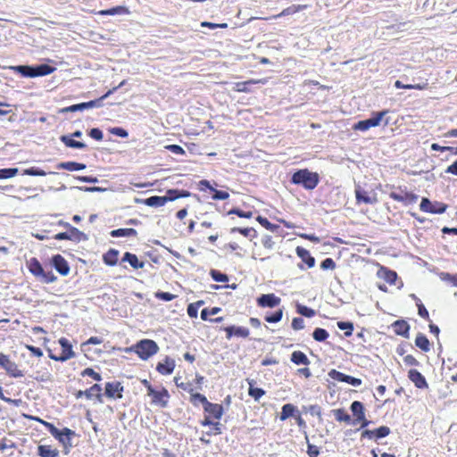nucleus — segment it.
<instances>
[{
    "mask_svg": "<svg viewBox=\"0 0 457 457\" xmlns=\"http://www.w3.org/2000/svg\"><path fill=\"white\" fill-rule=\"evenodd\" d=\"M292 183L295 185H302L306 189H313L319 183V175L316 172H312L307 169L299 170L295 172L291 179Z\"/></svg>",
    "mask_w": 457,
    "mask_h": 457,
    "instance_id": "f257e3e1",
    "label": "nucleus"
},
{
    "mask_svg": "<svg viewBox=\"0 0 457 457\" xmlns=\"http://www.w3.org/2000/svg\"><path fill=\"white\" fill-rule=\"evenodd\" d=\"M135 352L142 360H147L159 351L158 345L151 339H143L134 346Z\"/></svg>",
    "mask_w": 457,
    "mask_h": 457,
    "instance_id": "f03ea898",
    "label": "nucleus"
},
{
    "mask_svg": "<svg viewBox=\"0 0 457 457\" xmlns=\"http://www.w3.org/2000/svg\"><path fill=\"white\" fill-rule=\"evenodd\" d=\"M388 113L387 110L374 113L370 118L363 120H360L355 123L353 127L354 130L366 131L373 127L380 125L385 116Z\"/></svg>",
    "mask_w": 457,
    "mask_h": 457,
    "instance_id": "7ed1b4c3",
    "label": "nucleus"
},
{
    "mask_svg": "<svg viewBox=\"0 0 457 457\" xmlns=\"http://www.w3.org/2000/svg\"><path fill=\"white\" fill-rule=\"evenodd\" d=\"M447 205L440 202H431L428 198H422L420 209L422 212L429 213H443L445 212Z\"/></svg>",
    "mask_w": 457,
    "mask_h": 457,
    "instance_id": "20e7f679",
    "label": "nucleus"
},
{
    "mask_svg": "<svg viewBox=\"0 0 457 457\" xmlns=\"http://www.w3.org/2000/svg\"><path fill=\"white\" fill-rule=\"evenodd\" d=\"M0 366L4 369V370L13 378H21L23 377V372L19 370L17 364L10 360L9 356L4 354L3 357L0 358Z\"/></svg>",
    "mask_w": 457,
    "mask_h": 457,
    "instance_id": "39448f33",
    "label": "nucleus"
},
{
    "mask_svg": "<svg viewBox=\"0 0 457 457\" xmlns=\"http://www.w3.org/2000/svg\"><path fill=\"white\" fill-rule=\"evenodd\" d=\"M59 344L62 348V353L60 356L56 357L53 354L50 355V358L59 361H66L73 357H75V353L72 351V346L68 339L62 337L59 339Z\"/></svg>",
    "mask_w": 457,
    "mask_h": 457,
    "instance_id": "423d86ee",
    "label": "nucleus"
},
{
    "mask_svg": "<svg viewBox=\"0 0 457 457\" xmlns=\"http://www.w3.org/2000/svg\"><path fill=\"white\" fill-rule=\"evenodd\" d=\"M147 395L153 397L152 403L165 407L168 403L169 393L165 388L156 391L153 386H148Z\"/></svg>",
    "mask_w": 457,
    "mask_h": 457,
    "instance_id": "0eeeda50",
    "label": "nucleus"
},
{
    "mask_svg": "<svg viewBox=\"0 0 457 457\" xmlns=\"http://www.w3.org/2000/svg\"><path fill=\"white\" fill-rule=\"evenodd\" d=\"M102 387L98 384L93 385L89 389L85 391L79 390L76 393V398H80L82 396H86L87 399H92L93 396H96L97 401L102 403H103V395L101 394Z\"/></svg>",
    "mask_w": 457,
    "mask_h": 457,
    "instance_id": "6e6552de",
    "label": "nucleus"
},
{
    "mask_svg": "<svg viewBox=\"0 0 457 457\" xmlns=\"http://www.w3.org/2000/svg\"><path fill=\"white\" fill-rule=\"evenodd\" d=\"M123 386L120 382H108L105 385V395L109 398H122Z\"/></svg>",
    "mask_w": 457,
    "mask_h": 457,
    "instance_id": "1a4fd4ad",
    "label": "nucleus"
},
{
    "mask_svg": "<svg viewBox=\"0 0 457 457\" xmlns=\"http://www.w3.org/2000/svg\"><path fill=\"white\" fill-rule=\"evenodd\" d=\"M280 298L276 296L274 294L262 295L258 299L257 303L262 307L273 308L280 303Z\"/></svg>",
    "mask_w": 457,
    "mask_h": 457,
    "instance_id": "9d476101",
    "label": "nucleus"
},
{
    "mask_svg": "<svg viewBox=\"0 0 457 457\" xmlns=\"http://www.w3.org/2000/svg\"><path fill=\"white\" fill-rule=\"evenodd\" d=\"M408 378L418 388L422 389L428 387L425 377L417 370H410Z\"/></svg>",
    "mask_w": 457,
    "mask_h": 457,
    "instance_id": "9b49d317",
    "label": "nucleus"
},
{
    "mask_svg": "<svg viewBox=\"0 0 457 457\" xmlns=\"http://www.w3.org/2000/svg\"><path fill=\"white\" fill-rule=\"evenodd\" d=\"M53 265L54 269L62 276H66L70 272V267L67 261L60 254L53 257Z\"/></svg>",
    "mask_w": 457,
    "mask_h": 457,
    "instance_id": "f8f14e48",
    "label": "nucleus"
},
{
    "mask_svg": "<svg viewBox=\"0 0 457 457\" xmlns=\"http://www.w3.org/2000/svg\"><path fill=\"white\" fill-rule=\"evenodd\" d=\"M175 369V361L168 356L165 357L162 362L157 364L156 370L162 375H170Z\"/></svg>",
    "mask_w": 457,
    "mask_h": 457,
    "instance_id": "ddd939ff",
    "label": "nucleus"
},
{
    "mask_svg": "<svg viewBox=\"0 0 457 457\" xmlns=\"http://www.w3.org/2000/svg\"><path fill=\"white\" fill-rule=\"evenodd\" d=\"M204 409L205 412L217 420H220L223 414V407L218 403L208 402Z\"/></svg>",
    "mask_w": 457,
    "mask_h": 457,
    "instance_id": "4468645a",
    "label": "nucleus"
},
{
    "mask_svg": "<svg viewBox=\"0 0 457 457\" xmlns=\"http://www.w3.org/2000/svg\"><path fill=\"white\" fill-rule=\"evenodd\" d=\"M392 326L395 334L409 337L410 325L405 320H396Z\"/></svg>",
    "mask_w": 457,
    "mask_h": 457,
    "instance_id": "2eb2a0df",
    "label": "nucleus"
},
{
    "mask_svg": "<svg viewBox=\"0 0 457 457\" xmlns=\"http://www.w3.org/2000/svg\"><path fill=\"white\" fill-rule=\"evenodd\" d=\"M351 411L355 417L354 424L359 422L361 420H364V406L359 401H354L351 404Z\"/></svg>",
    "mask_w": 457,
    "mask_h": 457,
    "instance_id": "dca6fc26",
    "label": "nucleus"
},
{
    "mask_svg": "<svg viewBox=\"0 0 457 457\" xmlns=\"http://www.w3.org/2000/svg\"><path fill=\"white\" fill-rule=\"evenodd\" d=\"M355 196L358 203H365V204H375L377 202L376 197L370 196L367 192L362 190L360 187L355 189Z\"/></svg>",
    "mask_w": 457,
    "mask_h": 457,
    "instance_id": "f3484780",
    "label": "nucleus"
},
{
    "mask_svg": "<svg viewBox=\"0 0 457 457\" xmlns=\"http://www.w3.org/2000/svg\"><path fill=\"white\" fill-rule=\"evenodd\" d=\"M122 262H128L134 269H142L145 266L144 262H140L136 254L129 252L124 253Z\"/></svg>",
    "mask_w": 457,
    "mask_h": 457,
    "instance_id": "a211bd4d",
    "label": "nucleus"
},
{
    "mask_svg": "<svg viewBox=\"0 0 457 457\" xmlns=\"http://www.w3.org/2000/svg\"><path fill=\"white\" fill-rule=\"evenodd\" d=\"M117 90V87H113L110 90H108L103 96H101L98 99L92 100L87 103H83V105H85V110L89 108H95V107H100L102 106V101L105 98H107L109 96L113 94Z\"/></svg>",
    "mask_w": 457,
    "mask_h": 457,
    "instance_id": "6ab92c4d",
    "label": "nucleus"
},
{
    "mask_svg": "<svg viewBox=\"0 0 457 457\" xmlns=\"http://www.w3.org/2000/svg\"><path fill=\"white\" fill-rule=\"evenodd\" d=\"M29 271L36 277L40 278L44 274V269L36 258H31L28 263Z\"/></svg>",
    "mask_w": 457,
    "mask_h": 457,
    "instance_id": "aec40b11",
    "label": "nucleus"
},
{
    "mask_svg": "<svg viewBox=\"0 0 457 457\" xmlns=\"http://www.w3.org/2000/svg\"><path fill=\"white\" fill-rule=\"evenodd\" d=\"M296 253L300 258H302V260L308 265L309 268L314 266L315 259L312 256H311L309 251L298 246L296 248Z\"/></svg>",
    "mask_w": 457,
    "mask_h": 457,
    "instance_id": "412c9836",
    "label": "nucleus"
},
{
    "mask_svg": "<svg viewBox=\"0 0 457 457\" xmlns=\"http://www.w3.org/2000/svg\"><path fill=\"white\" fill-rule=\"evenodd\" d=\"M33 69H34L33 70L34 78L39 77V76H46V75L51 74L52 72H54L55 71L54 67H52L48 64H40V65L33 66Z\"/></svg>",
    "mask_w": 457,
    "mask_h": 457,
    "instance_id": "4be33fe9",
    "label": "nucleus"
},
{
    "mask_svg": "<svg viewBox=\"0 0 457 457\" xmlns=\"http://www.w3.org/2000/svg\"><path fill=\"white\" fill-rule=\"evenodd\" d=\"M60 140L67 146L71 148L76 149H83L86 148V145L80 141H77L72 139L70 136L63 135L61 136Z\"/></svg>",
    "mask_w": 457,
    "mask_h": 457,
    "instance_id": "5701e85b",
    "label": "nucleus"
},
{
    "mask_svg": "<svg viewBox=\"0 0 457 457\" xmlns=\"http://www.w3.org/2000/svg\"><path fill=\"white\" fill-rule=\"evenodd\" d=\"M256 83H262V84H264L265 83V79H263V80L262 79H260V80L250 79V80L244 81V82H237V83L235 84L234 89L236 91H237V92L248 93V92H250L249 86L256 84Z\"/></svg>",
    "mask_w": 457,
    "mask_h": 457,
    "instance_id": "b1692460",
    "label": "nucleus"
},
{
    "mask_svg": "<svg viewBox=\"0 0 457 457\" xmlns=\"http://www.w3.org/2000/svg\"><path fill=\"white\" fill-rule=\"evenodd\" d=\"M57 167L59 169L66 170L69 171H74V170H81L86 169V164L84 163H79L76 162H60Z\"/></svg>",
    "mask_w": 457,
    "mask_h": 457,
    "instance_id": "393cba45",
    "label": "nucleus"
},
{
    "mask_svg": "<svg viewBox=\"0 0 457 457\" xmlns=\"http://www.w3.org/2000/svg\"><path fill=\"white\" fill-rule=\"evenodd\" d=\"M167 203V198L164 196L154 195L144 200V204L151 207L163 206Z\"/></svg>",
    "mask_w": 457,
    "mask_h": 457,
    "instance_id": "a878e982",
    "label": "nucleus"
},
{
    "mask_svg": "<svg viewBox=\"0 0 457 457\" xmlns=\"http://www.w3.org/2000/svg\"><path fill=\"white\" fill-rule=\"evenodd\" d=\"M69 240L74 241V242H79V241H85L87 240V236L79 230L78 228L74 227H70L69 228Z\"/></svg>",
    "mask_w": 457,
    "mask_h": 457,
    "instance_id": "bb28decb",
    "label": "nucleus"
},
{
    "mask_svg": "<svg viewBox=\"0 0 457 457\" xmlns=\"http://www.w3.org/2000/svg\"><path fill=\"white\" fill-rule=\"evenodd\" d=\"M129 11L125 6H116L111 9L101 10L97 12L99 15H117V14H129Z\"/></svg>",
    "mask_w": 457,
    "mask_h": 457,
    "instance_id": "cd10ccee",
    "label": "nucleus"
},
{
    "mask_svg": "<svg viewBox=\"0 0 457 457\" xmlns=\"http://www.w3.org/2000/svg\"><path fill=\"white\" fill-rule=\"evenodd\" d=\"M291 361L295 363V364H297V365H300V364H303V365H309L310 364V361L309 359L307 358V356L305 355V353H303V352L301 351H295L292 355H291Z\"/></svg>",
    "mask_w": 457,
    "mask_h": 457,
    "instance_id": "c85d7f7f",
    "label": "nucleus"
},
{
    "mask_svg": "<svg viewBox=\"0 0 457 457\" xmlns=\"http://www.w3.org/2000/svg\"><path fill=\"white\" fill-rule=\"evenodd\" d=\"M137 232L136 229L134 228H118V229H114V230H112L110 235L113 237H135L137 236Z\"/></svg>",
    "mask_w": 457,
    "mask_h": 457,
    "instance_id": "c756f323",
    "label": "nucleus"
},
{
    "mask_svg": "<svg viewBox=\"0 0 457 457\" xmlns=\"http://www.w3.org/2000/svg\"><path fill=\"white\" fill-rule=\"evenodd\" d=\"M415 345L424 352H428L430 350L428 339L421 333L417 335L415 338Z\"/></svg>",
    "mask_w": 457,
    "mask_h": 457,
    "instance_id": "7c9ffc66",
    "label": "nucleus"
},
{
    "mask_svg": "<svg viewBox=\"0 0 457 457\" xmlns=\"http://www.w3.org/2000/svg\"><path fill=\"white\" fill-rule=\"evenodd\" d=\"M253 380H249V389L248 394L252 396L255 401H259L262 396L265 395V391L262 388H257L253 386Z\"/></svg>",
    "mask_w": 457,
    "mask_h": 457,
    "instance_id": "2f4dec72",
    "label": "nucleus"
},
{
    "mask_svg": "<svg viewBox=\"0 0 457 457\" xmlns=\"http://www.w3.org/2000/svg\"><path fill=\"white\" fill-rule=\"evenodd\" d=\"M59 452L53 449L50 445H39L38 455L41 457H56Z\"/></svg>",
    "mask_w": 457,
    "mask_h": 457,
    "instance_id": "473e14b6",
    "label": "nucleus"
},
{
    "mask_svg": "<svg viewBox=\"0 0 457 457\" xmlns=\"http://www.w3.org/2000/svg\"><path fill=\"white\" fill-rule=\"evenodd\" d=\"M118 253L119 252L114 249L109 250L104 255V262L110 266H113L117 263L118 261Z\"/></svg>",
    "mask_w": 457,
    "mask_h": 457,
    "instance_id": "72a5a7b5",
    "label": "nucleus"
},
{
    "mask_svg": "<svg viewBox=\"0 0 457 457\" xmlns=\"http://www.w3.org/2000/svg\"><path fill=\"white\" fill-rule=\"evenodd\" d=\"M295 411V407L293 404H291V403L285 404L282 407V411H281L279 419L281 420H287L289 417L294 415Z\"/></svg>",
    "mask_w": 457,
    "mask_h": 457,
    "instance_id": "f704fd0d",
    "label": "nucleus"
},
{
    "mask_svg": "<svg viewBox=\"0 0 457 457\" xmlns=\"http://www.w3.org/2000/svg\"><path fill=\"white\" fill-rule=\"evenodd\" d=\"M12 69L15 70L20 74H21L23 77L34 78L33 66L19 65V66L13 67Z\"/></svg>",
    "mask_w": 457,
    "mask_h": 457,
    "instance_id": "c9c22d12",
    "label": "nucleus"
},
{
    "mask_svg": "<svg viewBox=\"0 0 457 457\" xmlns=\"http://www.w3.org/2000/svg\"><path fill=\"white\" fill-rule=\"evenodd\" d=\"M389 196L397 202H404L406 200L412 201V200L417 199V195L409 194V193H405L404 195H400V194H397L396 192H391L389 194Z\"/></svg>",
    "mask_w": 457,
    "mask_h": 457,
    "instance_id": "e433bc0d",
    "label": "nucleus"
},
{
    "mask_svg": "<svg viewBox=\"0 0 457 457\" xmlns=\"http://www.w3.org/2000/svg\"><path fill=\"white\" fill-rule=\"evenodd\" d=\"M427 86H428V84H427V83H424V84H415V85H411V84H403L400 80H396V81L395 82V87L396 88L419 89V90H422V89L427 88Z\"/></svg>",
    "mask_w": 457,
    "mask_h": 457,
    "instance_id": "4c0bfd02",
    "label": "nucleus"
},
{
    "mask_svg": "<svg viewBox=\"0 0 457 457\" xmlns=\"http://www.w3.org/2000/svg\"><path fill=\"white\" fill-rule=\"evenodd\" d=\"M306 8V5H291L286 9H284L279 14H278L276 17H282V16H287V15H290V14H294L297 12H300L303 9Z\"/></svg>",
    "mask_w": 457,
    "mask_h": 457,
    "instance_id": "58836bf2",
    "label": "nucleus"
},
{
    "mask_svg": "<svg viewBox=\"0 0 457 457\" xmlns=\"http://www.w3.org/2000/svg\"><path fill=\"white\" fill-rule=\"evenodd\" d=\"M328 376L334 379V380H337V381H340V382H345V383H348V380H349V375H345L340 371H337L336 370H331L329 372H328Z\"/></svg>",
    "mask_w": 457,
    "mask_h": 457,
    "instance_id": "ea45409f",
    "label": "nucleus"
},
{
    "mask_svg": "<svg viewBox=\"0 0 457 457\" xmlns=\"http://www.w3.org/2000/svg\"><path fill=\"white\" fill-rule=\"evenodd\" d=\"M188 195H189V193L187 191H182V193H179L178 190L170 189L167 192V195L164 197L167 198V202H168V201H174L179 197H186Z\"/></svg>",
    "mask_w": 457,
    "mask_h": 457,
    "instance_id": "a19ab883",
    "label": "nucleus"
},
{
    "mask_svg": "<svg viewBox=\"0 0 457 457\" xmlns=\"http://www.w3.org/2000/svg\"><path fill=\"white\" fill-rule=\"evenodd\" d=\"M313 338L318 342H323L328 337V333L326 329L317 328L312 333Z\"/></svg>",
    "mask_w": 457,
    "mask_h": 457,
    "instance_id": "79ce46f5",
    "label": "nucleus"
},
{
    "mask_svg": "<svg viewBox=\"0 0 457 457\" xmlns=\"http://www.w3.org/2000/svg\"><path fill=\"white\" fill-rule=\"evenodd\" d=\"M17 168L0 169V179H11L18 174Z\"/></svg>",
    "mask_w": 457,
    "mask_h": 457,
    "instance_id": "37998d69",
    "label": "nucleus"
},
{
    "mask_svg": "<svg viewBox=\"0 0 457 457\" xmlns=\"http://www.w3.org/2000/svg\"><path fill=\"white\" fill-rule=\"evenodd\" d=\"M337 327L341 330H345V336L350 337L353 331V325L351 322L339 321Z\"/></svg>",
    "mask_w": 457,
    "mask_h": 457,
    "instance_id": "c03bdc74",
    "label": "nucleus"
},
{
    "mask_svg": "<svg viewBox=\"0 0 457 457\" xmlns=\"http://www.w3.org/2000/svg\"><path fill=\"white\" fill-rule=\"evenodd\" d=\"M191 394V402L193 404L196 405L197 403H201L204 407L206 405V403L209 402L207 400V398L202 395V394H199V393H190Z\"/></svg>",
    "mask_w": 457,
    "mask_h": 457,
    "instance_id": "a18cd8bd",
    "label": "nucleus"
},
{
    "mask_svg": "<svg viewBox=\"0 0 457 457\" xmlns=\"http://www.w3.org/2000/svg\"><path fill=\"white\" fill-rule=\"evenodd\" d=\"M297 312L300 313L303 316H305L307 318H312L315 315V311L305 306V305H297Z\"/></svg>",
    "mask_w": 457,
    "mask_h": 457,
    "instance_id": "49530a36",
    "label": "nucleus"
},
{
    "mask_svg": "<svg viewBox=\"0 0 457 457\" xmlns=\"http://www.w3.org/2000/svg\"><path fill=\"white\" fill-rule=\"evenodd\" d=\"M210 274L214 281H217V282L228 281V277L226 274L221 273L216 270H212Z\"/></svg>",
    "mask_w": 457,
    "mask_h": 457,
    "instance_id": "de8ad7c7",
    "label": "nucleus"
},
{
    "mask_svg": "<svg viewBox=\"0 0 457 457\" xmlns=\"http://www.w3.org/2000/svg\"><path fill=\"white\" fill-rule=\"evenodd\" d=\"M283 316V311L279 309L271 315H267L265 320L269 323H276L281 320Z\"/></svg>",
    "mask_w": 457,
    "mask_h": 457,
    "instance_id": "09e8293b",
    "label": "nucleus"
},
{
    "mask_svg": "<svg viewBox=\"0 0 457 457\" xmlns=\"http://www.w3.org/2000/svg\"><path fill=\"white\" fill-rule=\"evenodd\" d=\"M257 220L260 222L261 225H262L264 228L270 231H275L277 228H278V225L270 223L266 218L258 216Z\"/></svg>",
    "mask_w": 457,
    "mask_h": 457,
    "instance_id": "8fccbe9b",
    "label": "nucleus"
},
{
    "mask_svg": "<svg viewBox=\"0 0 457 457\" xmlns=\"http://www.w3.org/2000/svg\"><path fill=\"white\" fill-rule=\"evenodd\" d=\"M85 111V105H83V103L73 104L68 107H64L61 110V112H82Z\"/></svg>",
    "mask_w": 457,
    "mask_h": 457,
    "instance_id": "3c124183",
    "label": "nucleus"
},
{
    "mask_svg": "<svg viewBox=\"0 0 457 457\" xmlns=\"http://www.w3.org/2000/svg\"><path fill=\"white\" fill-rule=\"evenodd\" d=\"M337 420L349 422L351 418L350 415L345 413L344 410L337 409L334 411Z\"/></svg>",
    "mask_w": 457,
    "mask_h": 457,
    "instance_id": "603ef678",
    "label": "nucleus"
},
{
    "mask_svg": "<svg viewBox=\"0 0 457 457\" xmlns=\"http://www.w3.org/2000/svg\"><path fill=\"white\" fill-rule=\"evenodd\" d=\"M23 174L29 176H46V172L38 168L31 167L24 170Z\"/></svg>",
    "mask_w": 457,
    "mask_h": 457,
    "instance_id": "864d4df0",
    "label": "nucleus"
},
{
    "mask_svg": "<svg viewBox=\"0 0 457 457\" xmlns=\"http://www.w3.org/2000/svg\"><path fill=\"white\" fill-rule=\"evenodd\" d=\"M374 431L377 438H383L390 434V428L386 426H381Z\"/></svg>",
    "mask_w": 457,
    "mask_h": 457,
    "instance_id": "5fc2aeb1",
    "label": "nucleus"
},
{
    "mask_svg": "<svg viewBox=\"0 0 457 457\" xmlns=\"http://www.w3.org/2000/svg\"><path fill=\"white\" fill-rule=\"evenodd\" d=\"M165 149L170 151L174 154L182 155L185 154V150L179 145H167L164 146Z\"/></svg>",
    "mask_w": 457,
    "mask_h": 457,
    "instance_id": "6e6d98bb",
    "label": "nucleus"
},
{
    "mask_svg": "<svg viewBox=\"0 0 457 457\" xmlns=\"http://www.w3.org/2000/svg\"><path fill=\"white\" fill-rule=\"evenodd\" d=\"M82 376H89L91 377L92 378H94L95 380L96 381H101L102 380V377L99 373L96 372L93 369L91 368H87L85 369L83 371H82Z\"/></svg>",
    "mask_w": 457,
    "mask_h": 457,
    "instance_id": "4d7b16f0",
    "label": "nucleus"
},
{
    "mask_svg": "<svg viewBox=\"0 0 457 457\" xmlns=\"http://www.w3.org/2000/svg\"><path fill=\"white\" fill-rule=\"evenodd\" d=\"M74 434H75L74 431H72L71 429H70L68 428H65L60 431L59 440L62 444H65V441L63 440V436H66L68 443H70L71 436H73Z\"/></svg>",
    "mask_w": 457,
    "mask_h": 457,
    "instance_id": "13d9d810",
    "label": "nucleus"
},
{
    "mask_svg": "<svg viewBox=\"0 0 457 457\" xmlns=\"http://www.w3.org/2000/svg\"><path fill=\"white\" fill-rule=\"evenodd\" d=\"M249 329L245 327H235L234 336L238 337H247L249 336Z\"/></svg>",
    "mask_w": 457,
    "mask_h": 457,
    "instance_id": "bf43d9fd",
    "label": "nucleus"
},
{
    "mask_svg": "<svg viewBox=\"0 0 457 457\" xmlns=\"http://www.w3.org/2000/svg\"><path fill=\"white\" fill-rule=\"evenodd\" d=\"M212 192L214 193L212 195L213 200H226L229 196L228 193L226 191H220L214 188Z\"/></svg>",
    "mask_w": 457,
    "mask_h": 457,
    "instance_id": "052dcab7",
    "label": "nucleus"
},
{
    "mask_svg": "<svg viewBox=\"0 0 457 457\" xmlns=\"http://www.w3.org/2000/svg\"><path fill=\"white\" fill-rule=\"evenodd\" d=\"M320 268L322 270H334L336 268V263L331 258H326L320 263Z\"/></svg>",
    "mask_w": 457,
    "mask_h": 457,
    "instance_id": "680f3d73",
    "label": "nucleus"
},
{
    "mask_svg": "<svg viewBox=\"0 0 457 457\" xmlns=\"http://www.w3.org/2000/svg\"><path fill=\"white\" fill-rule=\"evenodd\" d=\"M110 132L112 135H115V136H118V137H120L123 138H125L129 136V133L127 132V130H125L124 129L120 128V127L112 128L110 129Z\"/></svg>",
    "mask_w": 457,
    "mask_h": 457,
    "instance_id": "e2e57ef3",
    "label": "nucleus"
},
{
    "mask_svg": "<svg viewBox=\"0 0 457 457\" xmlns=\"http://www.w3.org/2000/svg\"><path fill=\"white\" fill-rule=\"evenodd\" d=\"M40 278L44 283H52L56 280V277L53 274L52 271L46 272L45 270Z\"/></svg>",
    "mask_w": 457,
    "mask_h": 457,
    "instance_id": "0e129e2a",
    "label": "nucleus"
},
{
    "mask_svg": "<svg viewBox=\"0 0 457 457\" xmlns=\"http://www.w3.org/2000/svg\"><path fill=\"white\" fill-rule=\"evenodd\" d=\"M292 328L295 330H300L304 328V320L302 318H294L292 320Z\"/></svg>",
    "mask_w": 457,
    "mask_h": 457,
    "instance_id": "69168bd1",
    "label": "nucleus"
},
{
    "mask_svg": "<svg viewBox=\"0 0 457 457\" xmlns=\"http://www.w3.org/2000/svg\"><path fill=\"white\" fill-rule=\"evenodd\" d=\"M88 134L92 138L98 141L102 140L104 137L102 130L97 128L91 129Z\"/></svg>",
    "mask_w": 457,
    "mask_h": 457,
    "instance_id": "338daca9",
    "label": "nucleus"
},
{
    "mask_svg": "<svg viewBox=\"0 0 457 457\" xmlns=\"http://www.w3.org/2000/svg\"><path fill=\"white\" fill-rule=\"evenodd\" d=\"M156 297L161 300L169 302V301L173 300L175 298V295L170 293H168V292H158L156 294Z\"/></svg>",
    "mask_w": 457,
    "mask_h": 457,
    "instance_id": "774afa93",
    "label": "nucleus"
}]
</instances>
